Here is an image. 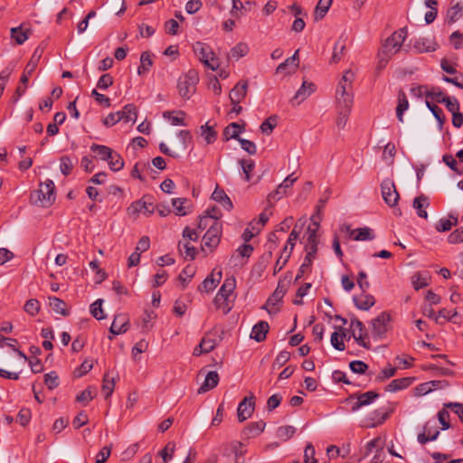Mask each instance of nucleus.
I'll use <instances>...</instances> for the list:
<instances>
[{"label":"nucleus","mask_w":463,"mask_h":463,"mask_svg":"<svg viewBox=\"0 0 463 463\" xmlns=\"http://www.w3.org/2000/svg\"><path fill=\"white\" fill-rule=\"evenodd\" d=\"M55 199V185L51 179H46L44 182L40 183L39 189L34 190L30 194L31 203L45 208L52 206Z\"/></svg>","instance_id":"1"},{"label":"nucleus","mask_w":463,"mask_h":463,"mask_svg":"<svg viewBox=\"0 0 463 463\" xmlns=\"http://www.w3.org/2000/svg\"><path fill=\"white\" fill-rule=\"evenodd\" d=\"M235 288V278L232 276L226 278L214 298V305L218 309H222L224 314H228L232 309L229 304V297L232 294Z\"/></svg>","instance_id":"2"},{"label":"nucleus","mask_w":463,"mask_h":463,"mask_svg":"<svg viewBox=\"0 0 463 463\" xmlns=\"http://www.w3.org/2000/svg\"><path fill=\"white\" fill-rule=\"evenodd\" d=\"M193 49L199 60L209 69L215 71L219 67L218 59L209 45L197 42L194 44Z\"/></svg>","instance_id":"3"},{"label":"nucleus","mask_w":463,"mask_h":463,"mask_svg":"<svg viewBox=\"0 0 463 463\" xmlns=\"http://www.w3.org/2000/svg\"><path fill=\"white\" fill-rule=\"evenodd\" d=\"M391 316L387 312H382L372 320L371 335L374 339H382L389 330Z\"/></svg>","instance_id":"4"},{"label":"nucleus","mask_w":463,"mask_h":463,"mask_svg":"<svg viewBox=\"0 0 463 463\" xmlns=\"http://www.w3.org/2000/svg\"><path fill=\"white\" fill-rule=\"evenodd\" d=\"M406 28H402L394 32L389 38L385 40V43L383 44L382 49L385 52L392 53V55L395 54L400 51L402 44L406 38Z\"/></svg>","instance_id":"5"},{"label":"nucleus","mask_w":463,"mask_h":463,"mask_svg":"<svg viewBox=\"0 0 463 463\" xmlns=\"http://www.w3.org/2000/svg\"><path fill=\"white\" fill-rule=\"evenodd\" d=\"M382 196L386 204L392 207L399 201L400 195L396 190L394 182L389 178L384 179L381 184Z\"/></svg>","instance_id":"6"},{"label":"nucleus","mask_w":463,"mask_h":463,"mask_svg":"<svg viewBox=\"0 0 463 463\" xmlns=\"http://www.w3.org/2000/svg\"><path fill=\"white\" fill-rule=\"evenodd\" d=\"M222 233V223L216 224L213 228H209L203 237L204 247L209 249L210 252H213L221 241Z\"/></svg>","instance_id":"7"},{"label":"nucleus","mask_w":463,"mask_h":463,"mask_svg":"<svg viewBox=\"0 0 463 463\" xmlns=\"http://www.w3.org/2000/svg\"><path fill=\"white\" fill-rule=\"evenodd\" d=\"M289 284V279L279 280L277 288L275 289L273 294L268 298L266 305L263 306L262 308L266 309L269 314L275 313L276 310L273 311L271 308H269V307L275 306L278 302L281 301L284 295L288 291Z\"/></svg>","instance_id":"8"},{"label":"nucleus","mask_w":463,"mask_h":463,"mask_svg":"<svg viewBox=\"0 0 463 463\" xmlns=\"http://www.w3.org/2000/svg\"><path fill=\"white\" fill-rule=\"evenodd\" d=\"M378 397V392L369 391L364 393L352 395L348 398V401L353 402L355 399L352 404V411H356L364 406L372 404Z\"/></svg>","instance_id":"9"},{"label":"nucleus","mask_w":463,"mask_h":463,"mask_svg":"<svg viewBox=\"0 0 463 463\" xmlns=\"http://www.w3.org/2000/svg\"><path fill=\"white\" fill-rule=\"evenodd\" d=\"M254 400V395L250 394L249 397H245L239 403L237 409V417L240 422H243L252 415L255 407Z\"/></svg>","instance_id":"10"},{"label":"nucleus","mask_w":463,"mask_h":463,"mask_svg":"<svg viewBox=\"0 0 463 463\" xmlns=\"http://www.w3.org/2000/svg\"><path fill=\"white\" fill-rule=\"evenodd\" d=\"M298 180L297 176L293 174L288 175L283 182L277 187V189L269 194V201H279L288 194V191L292 187L293 184Z\"/></svg>","instance_id":"11"},{"label":"nucleus","mask_w":463,"mask_h":463,"mask_svg":"<svg viewBox=\"0 0 463 463\" xmlns=\"http://www.w3.org/2000/svg\"><path fill=\"white\" fill-rule=\"evenodd\" d=\"M352 90L353 89H337L335 92L337 109L345 110V109H347V110L351 111L354 100V93Z\"/></svg>","instance_id":"12"},{"label":"nucleus","mask_w":463,"mask_h":463,"mask_svg":"<svg viewBox=\"0 0 463 463\" xmlns=\"http://www.w3.org/2000/svg\"><path fill=\"white\" fill-rule=\"evenodd\" d=\"M341 231L348 232L350 238L354 241H371L374 238L372 229L368 227L351 230L350 225L344 224L341 227Z\"/></svg>","instance_id":"13"},{"label":"nucleus","mask_w":463,"mask_h":463,"mask_svg":"<svg viewBox=\"0 0 463 463\" xmlns=\"http://www.w3.org/2000/svg\"><path fill=\"white\" fill-rule=\"evenodd\" d=\"M298 50L282 63H280L276 69V74L288 75L294 72L298 68Z\"/></svg>","instance_id":"14"},{"label":"nucleus","mask_w":463,"mask_h":463,"mask_svg":"<svg viewBox=\"0 0 463 463\" xmlns=\"http://www.w3.org/2000/svg\"><path fill=\"white\" fill-rule=\"evenodd\" d=\"M222 279V271L214 269L212 273L205 278V279L199 286V291L211 292L213 291Z\"/></svg>","instance_id":"15"},{"label":"nucleus","mask_w":463,"mask_h":463,"mask_svg":"<svg viewBox=\"0 0 463 463\" xmlns=\"http://www.w3.org/2000/svg\"><path fill=\"white\" fill-rule=\"evenodd\" d=\"M129 328L128 320L124 315H116L109 327V333L114 335L126 333Z\"/></svg>","instance_id":"16"},{"label":"nucleus","mask_w":463,"mask_h":463,"mask_svg":"<svg viewBox=\"0 0 463 463\" xmlns=\"http://www.w3.org/2000/svg\"><path fill=\"white\" fill-rule=\"evenodd\" d=\"M185 112L183 110L165 111L163 118L173 126H187L185 122Z\"/></svg>","instance_id":"17"},{"label":"nucleus","mask_w":463,"mask_h":463,"mask_svg":"<svg viewBox=\"0 0 463 463\" xmlns=\"http://www.w3.org/2000/svg\"><path fill=\"white\" fill-rule=\"evenodd\" d=\"M266 423L263 420L251 422L247 425L242 430V437L244 439H251L259 436L263 432Z\"/></svg>","instance_id":"18"},{"label":"nucleus","mask_w":463,"mask_h":463,"mask_svg":"<svg viewBox=\"0 0 463 463\" xmlns=\"http://www.w3.org/2000/svg\"><path fill=\"white\" fill-rule=\"evenodd\" d=\"M269 326L266 321H260L252 327L250 338L257 342H262L266 339Z\"/></svg>","instance_id":"19"},{"label":"nucleus","mask_w":463,"mask_h":463,"mask_svg":"<svg viewBox=\"0 0 463 463\" xmlns=\"http://www.w3.org/2000/svg\"><path fill=\"white\" fill-rule=\"evenodd\" d=\"M413 380L411 377L394 379L385 387V391L394 392L406 389L413 383Z\"/></svg>","instance_id":"20"},{"label":"nucleus","mask_w":463,"mask_h":463,"mask_svg":"<svg viewBox=\"0 0 463 463\" xmlns=\"http://www.w3.org/2000/svg\"><path fill=\"white\" fill-rule=\"evenodd\" d=\"M219 383V374L215 371L209 372L204 379L203 383L198 389V393H203L208 392L209 390L213 389L217 386Z\"/></svg>","instance_id":"21"},{"label":"nucleus","mask_w":463,"mask_h":463,"mask_svg":"<svg viewBox=\"0 0 463 463\" xmlns=\"http://www.w3.org/2000/svg\"><path fill=\"white\" fill-rule=\"evenodd\" d=\"M412 205L413 208L417 211V214L419 217L424 219L428 218V213L425 211V208L429 207L430 201L426 195L421 194L420 196L415 197Z\"/></svg>","instance_id":"22"},{"label":"nucleus","mask_w":463,"mask_h":463,"mask_svg":"<svg viewBox=\"0 0 463 463\" xmlns=\"http://www.w3.org/2000/svg\"><path fill=\"white\" fill-rule=\"evenodd\" d=\"M392 411L393 408H391L389 410L384 408L375 410L372 414V420H374V422L368 424L367 427L373 428L376 427L377 425L383 424L389 418L391 413H392Z\"/></svg>","instance_id":"23"},{"label":"nucleus","mask_w":463,"mask_h":463,"mask_svg":"<svg viewBox=\"0 0 463 463\" xmlns=\"http://www.w3.org/2000/svg\"><path fill=\"white\" fill-rule=\"evenodd\" d=\"M438 44L430 38H420L414 43V48L419 52H430L437 49Z\"/></svg>","instance_id":"24"},{"label":"nucleus","mask_w":463,"mask_h":463,"mask_svg":"<svg viewBox=\"0 0 463 463\" xmlns=\"http://www.w3.org/2000/svg\"><path fill=\"white\" fill-rule=\"evenodd\" d=\"M353 299L355 307L361 310H368L375 304V299L372 295L363 294L359 297H354Z\"/></svg>","instance_id":"25"},{"label":"nucleus","mask_w":463,"mask_h":463,"mask_svg":"<svg viewBox=\"0 0 463 463\" xmlns=\"http://www.w3.org/2000/svg\"><path fill=\"white\" fill-rule=\"evenodd\" d=\"M212 198L219 202L227 211H231L233 207L231 199L222 189L216 188L212 194Z\"/></svg>","instance_id":"26"},{"label":"nucleus","mask_w":463,"mask_h":463,"mask_svg":"<svg viewBox=\"0 0 463 463\" xmlns=\"http://www.w3.org/2000/svg\"><path fill=\"white\" fill-rule=\"evenodd\" d=\"M409 108V101L402 90H400L398 93V104L396 107V116L400 122H403V113Z\"/></svg>","instance_id":"27"},{"label":"nucleus","mask_w":463,"mask_h":463,"mask_svg":"<svg viewBox=\"0 0 463 463\" xmlns=\"http://www.w3.org/2000/svg\"><path fill=\"white\" fill-rule=\"evenodd\" d=\"M244 130V127L238 123L232 122L229 124L223 130V136L226 140L231 138L237 139L241 138L240 134Z\"/></svg>","instance_id":"28"},{"label":"nucleus","mask_w":463,"mask_h":463,"mask_svg":"<svg viewBox=\"0 0 463 463\" xmlns=\"http://www.w3.org/2000/svg\"><path fill=\"white\" fill-rule=\"evenodd\" d=\"M221 222L217 215H203L200 217L197 228L201 231H208L209 228H213Z\"/></svg>","instance_id":"29"},{"label":"nucleus","mask_w":463,"mask_h":463,"mask_svg":"<svg viewBox=\"0 0 463 463\" xmlns=\"http://www.w3.org/2000/svg\"><path fill=\"white\" fill-rule=\"evenodd\" d=\"M430 276L429 275L428 272H418L414 274L411 278L413 288L416 290L427 287L430 283Z\"/></svg>","instance_id":"30"},{"label":"nucleus","mask_w":463,"mask_h":463,"mask_svg":"<svg viewBox=\"0 0 463 463\" xmlns=\"http://www.w3.org/2000/svg\"><path fill=\"white\" fill-rule=\"evenodd\" d=\"M31 34L29 29H24L23 25L11 29V37L16 42L17 44H23Z\"/></svg>","instance_id":"31"},{"label":"nucleus","mask_w":463,"mask_h":463,"mask_svg":"<svg viewBox=\"0 0 463 463\" xmlns=\"http://www.w3.org/2000/svg\"><path fill=\"white\" fill-rule=\"evenodd\" d=\"M49 305L55 313L64 317L69 315V311L66 308V303L62 299L56 297H50Z\"/></svg>","instance_id":"32"},{"label":"nucleus","mask_w":463,"mask_h":463,"mask_svg":"<svg viewBox=\"0 0 463 463\" xmlns=\"http://www.w3.org/2000/svg\"><path fill=\"white\" fill-rule=\"evenodd\" d=\"M439 431L435 430L433 434H430V428L429 422H427L423 428V431L418 434L417 440L420 444H426L429 441H433L438 439Z\"/></svg>","instance_id":"33"},{"label":"nucleus","mask_w":463,"mask_h":463,"mask_svg":"<svg viewBox=\"0 0 463 463\" xmlns=\"http://www.w3.org/2000/svg\"><path fill=\"white\" fill-rule=\"evenodd\" d=\"M249 52V47L244 43L236 44L229 52L228 59L238 61L240 58L245 56Z\"/></svg>","instance_id":"34"},{"label":"nucleus","mask_w":463,"mask_h":463,"mask_svg":"<svg viewBox=\"0 0 463 463\" xmlns=\"http://www.w3.org/2000/svg\"><path fill=\"white\" fill-rule=\"evenodd\" d=\"M313 93V89H298L294 96L289 99L292 106L300 105Z\"/></svg>","instance_id":"35"},{"label":"nucleus","mask_w":463,"mask_h":463,"mask_svg":"<svg viewBox=\"0 0 463 463\" xmlns=\"http://www.w3.org/2000/svg\"><path fill=\"white\" fill-rule=\"evenodd\" d=\"M463 15V5L457 3L451 6L447 12V19L449 24L456 23Z\"/></svg>","instance_id":"36"},{"label":"nucleus","mask_w":463,"mask_h":463,"mask_svg":"<svg viewBox=\"0 0 463 463\" xmlns=\"http://www.w3.org/2000/svg\"><path fill=\"white\" fill-rule=\"evenodd\" d=\"M90 150L98 154L99 158L103 161H107L111 157L113 150L104 145L92 144Z\"/></svg>","instance_id":"37"},{"label":"nucleus","mask_w":463,"mask_h":463,"mask_svg":"<svg viewBox=\"0 0 463 463\" xmlns=\"http://www.w3.org/2000/svg\"><path fill=\"white\" fill-rule=\"evenodd\" d=\"M115 383L116 382L114 377L109 378L108 373L104 374L102 382V392L105 394L106 400L112 395L115 388Z\"/></svg>","instance_id":"38"},{"label":"nucleus","mask_w":463,"mask_h":463,"mask_svg":"<svg viewBox=\"0 0 463 463\" xmlns=\"http://www.w3.org/2000/svg\"><path fill=\"white\" fill-rule=\"evenodd\" d=\"M333 0H319L315 10V19L321 20L332 5Z\"/></svg>","instance_id":"39"},{"label":"nucleus","mask_w":463,"mask_h":463,"mask_svg":"<svg viewBox=\"0 0 463 463\" xmlns=\"http://www.w3.org/2000/svg\"><path fill=\"white\" fill-rule=\"evenodd\" d=\"M152 65L153 61L150 53L148 52H143L140 56V65L137 69L138 74L141 75L147 72Z\"/></svg>","instance_id":"40"},{"label":"nucleus","mask_w":463,"mask_h":463,"mask_svg":"<svg viewBox=\"0 0 463 463\" xmlns=\"http://www.w3.org/2000/svg\"><path fill=\"white\" fill-rule=\"evenodd\" d=\"M201 136L204 138L207 144H212L216 140L217 132L213 127L209 126L208 123L201 126Z\"/></svg>","instance_id":"41"},{"label":"nucleus","mask_w":463,"mask_h":463,"mask_svg":"<svg viewBox=\"0 0 463 463\" xmlns=\"http://www.w3.org/2000/svg\"><path fill=\"white\" fill-rule=\"evenodd\" d=\"M122 119L126 122H135L137 120V108L133 104H128L124 107L123 110L120 111Z\"/></svg>","instance_id":"42"},{"label":"nucleus","mask_w":463,"mask_h":463,"mask_svg":"<svg viewBox=\"0 0 463 463\" xmlns=\"http://www.w3.org/2000/svg\"><path fill=\"white\" fill-rule=\"evenodd\" d=\"M107 162L109 164L110 170L114 172L121 170L124 166L123 158L118 153L115 151L112 152L111 157H109V159L107 160Z\"/></svg>","instance_id":"43"},{"label":"nucleus","mask_w":463,"mask_h":463,"mask_svg":"<svg viewBox=\"0 0 463 463\" xmlns=\"http://www.w3.org/2000/svg\"><path fill=\"white\" fill-rule=\"evenodd\" d=\"M247 95V89H232L229 98L232 105L240 104Z\"/></svg>","instance_id":"44"},{"label":"nucleus","mask_w":463,"mask_h":463,"mask_svg":"<svg viewBox=\"0 0 463 463\" xmlns=\"http://www.w3.org/2000/svg\"><path fill=\"white\" fill-rule=\"evenodd\" d=\"M340 331H343V329L340 327ZM345 336V333L342 332V334H339L338 332H334L331 335V345L338 351H344L345 348V343L343 341V338Z\"/></svg>","instance_id":"45"},{"label":"nucleus","mask_w":463,"mask_h":463,"mask_svg":"<svg viewBox=\"0 0 463 463\" xmlns=\"http://www.w3.org/2000/svg\"><path fill=\"white\" fill-rule=\"evenodd\" d=\"M42 54H43V49H41L40 47H37L34 50L30 61L28 62V64L25 67V70L28 73H32L34 71V69L36 68V66L42 57Z\"/></svg>","instance_id":"46"},{"label":"nucleus","mask_w":463,"mask_h":463,"mask_svg":"<svg viewBox=\"0 0 463 463\" xmlns=\"http://www.w3.org/2000/svg\"><path fill=\"white\" fill-rule=\"evenodd\" d=\"M175 449V442H168L165 447L160 450L159 455L163 459V463H167L172 460Z\"/></svg>","instance_id":"47"},{"label":"nucleus","mask_w":463,"mask_h":463,"mask_svg":"<svg viewBox=\"0 0 463 463\" xmlns=\"http://www.w3.org/2000/svg\"><path fill=\"white\" fill-rule=\"evenodd\" d=\"M426 106L431 111L435 118L439 121V124H443L445 121V117L442 109L438 107L436 104H432V101L428 99L425 100Z\"/></svg>","instance_id":"48"},{"label":"nucleus","mask_w":463,"mask_h":463,"mask_svg":"<svg viewBox=\"0 0 463 463\" xmlns=\"http://www.w3.org/2000/svg\"><path fill=\"white\" fill-rule=\"evenodd\" d=\"M290 251H288L287 246L284 247L282 250L279 258L277 260L275 267H274V273L280 271L283 267L288 262V259L290 258Z\"/></svg>","instance_id":"49"},{"label":"nucleus","mask_w":463,"mask_h":463,"mask_svg":"<svg viewBox=\"0 0 463 463\" xmlns=\"http://www.w3.org/2000/svg\"><path fill=\"white\" fill-rule=\"evenodd\" d=\"M60 161H61V164H60L61 172L65 176L69 175L74 167V162L68 156H61Z\"/></svg>","instance_id":"50"},{"label":"nucleus","mask_w":463,"mask_h":463,"mask_svg":"<svg viewBox=\"0 0 463 463\" xmlns=\"http://www.w3.org/2000/svg\"><path fill=\"white\" fill-rule=\"evenodd\" d=\"M95 395H96V389L93 387H89L77 395L76 401L78 402L88 403L93 400Z\"/></svg>","instance_id":"51"},{"label":"nucleus","mask_w":463,"mask_h":463,"mask_svg":"<svg viewBox=\"0 0 463 463\" xmlns=\"http://www.w3.org/2000/svg\"><path fill=\"white\" fill-rule=\"evenodd\" d=\"M396 154V147L395 145L392 142L387 143L384 146L383 153V159L389 164H392L393 162L394 156Z\"/></svg>","instance_id":"52"},{"label":"nucleus","mask_w":463,"mask_h":463,"mask_svg":"<svg viewBox=\"0 0 463 463\" xmlns=\"http://www.w3.org/2000/svg\"><path fill=\"white\" fill-rule=\"evenodd\" d=\"M277 126V117L271 116L265 119L260 125V130L262 133L269 135Z\"/></svg>","instance_id":"53"},{"label":"nucleus","mask_w":463,"mask_h":463,"mask_svg":"<svg viewBox=\"0 0 463 463\" xmlns=\"http://www.w3.org/2000/svg\"><path fill=\"white\" fill-rule=\"evenodd\" d=\"M458 222V218H455V222H452L450 219L442 218L436 223V230L439 232H448L452 226H456Z\"/></svg>","instance_id":"54"},{"label":"nucleus","mask_w":463,"mask_h":463,"mask_svg":"<svg viewBox=\"0 0 463 463\" xmlns=\"http://www.w3.org/2000/svg\"><path fill=\"white\" fill-rule=\"evenodd\" d=\"M103 300L99 298L94 303L90 305V313L98 320H101L105 318L103 314V309L101 307Z\"/></svg>","instance_id":"55"},{"label":"nucleus","mask_w":463,"mask_h":463,"mask_svg":"<svg viewBox=\"0 0 463 463\" xmlns=\"http://www.w3.org/2000/svg\"><path fill=\"white\" fill-rule=\"evenodd\" d=\"M14 67L15 65L11 62L2 70L0 72V87H5L8 83L9 78L14 70Z\"/></svg>","instance_id":"56"},{"label":"nucleus","mask_w":463,"mask_h":463,"mask_svg":"<svg viewBox=\"0 0 463 463\" xmlns=\"http://www.w3.org/2000/svg\"><path fill=\"white\" fill-rule=\"evenodd\" d=\"M296 429L293 426H281L277 430V436L284 440L289 439L295 434Z\"/></svg>","instance_id":"57"},{"label":"nucleus","mask_w":463,"mask_h":463,"mask_svg":"<svg viewBox=\"0 0 463 463\" xmlns=\"http://www.w3.org/2000/svg\"><path fill=\"white\" fill-rule=\"evenodd\" d=\"M345 49V42L339 40L335 43V44L334 46L333 55H332V61L334 62H337L341 60L342 56L344 55Z\"/></svg>","instance_id":"58"},{"label":"nucleus","mask_w":463,"mask_h":463,"mask_svg":"<svg viewBox=\"0 0 463 463\" xmlns=\"http://www.w3.org/2000/svg\"><path fill=\"white\" fill-rule=\"evenodd\" d=\"M179 250L182 254H184L186 258H190L194 260L196 255V250L194 247L190 246L189 242L182 243L181 241L178 244Z\"/></svg>","instance_id":"59"},{"label":"nucleus","mask_w":463,"mask_h":463,"mask_svg":"<svg viewBox=\"0 0 463 463\" xmlns=\"http://www.w3.org/2000/svg\"><path fill=\"white\" fill-rule=\"evenodd\" d=\"M44 383L49 390H53L59 385V377L55 372L44 375Z\"/></svg>","instance_id":"60"},{"label":"nucleus","mask_w":463,"mask_h":463,"mask_svg":"<svg viewBox=\"0 0 463 463\" xmlns=\"http://www.w3.org/2000/svg\"><path fill=\"white\" fill-rule=\"evenodd\" d=\"M349 114H350V110H347V109H345V110L338 109V114H337V117L335 119V124H336V127L338 129L345 128V127L347 123V120H348Z\"/></svg>","instance_id":"61"},{"label":"nucleus","mask_w":463,"mask_h":463,"mask_svg":"<svg viewBox=\"0 0 463 463\" xmlns=\"http://www.w3.org/2000/svg\"><path fill=\"white\" fill-rule=\"evenodd\" d=\"M349 368L354 373L364 374L367 371L368 365L363 361L355 360L349 364Z\"/></svg>","instance_id":"62"},{"label":"nucleus","mask_w":463,"mask_h":463,"mask_svg":"<svg viewBox=\"0 0 463 463\" xmlns=\"http://www.w3.org/2000/svg\"><path fill=\"white\" fill-rule=\"evenodd\" d=\"M199 82V76L196 71L190 70L184 76V87H192L197 85Z\"/></svg>","instance_id":"63"},{"label":"nucleus","mask_w":463,"mask_h":463,"mask_svg":"<svg viewBox=\"0 0 463 463\" xmlns=\"http://www.w3.org/2000/svg\"><path fill=\"white\" fill-rule=\"evenodd\" d=\"M304 463H317L315 458V448L311 443H308L305 448Z\"/></svg>","instance_id":"64"}]
</instances>
